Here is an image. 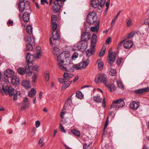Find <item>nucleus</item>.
I'll return each mask as SVG.
<instances>
[{
    "label": "nucleus",
    "mask_w": 149,
    "mask_h": 149,
    "mask_svg": "<svg viewBox=\"0 0 149 149\" xmlns=\"http://www.w3.org/2000/svg\"><path fill=\"white\" fill-rule=\"evenodd\" d=\"M58 61V65L59 68L63 71H67L66 67L64 65H68L70 62V54L65 52H63L60 53L57 57Z\"/></svg>",
    "instance_id": "1"
},
{
    "label": "nucleus",
    "mask_w": 149,
    "mask_h": 149,
    "mask_svg": "<svg viewBox=\"0 0 149 149\" xmlns=\"http://www.w3.org/2000/svg\"><path fill=\"white\" fill-rule=\"evenodd\" d=\"M15 89L11 86H8L6 83H4L2 86V89L0 90V92L2 95L5 94L6 95H9V96L11 97L14 95L13 100L14 101L18 99V96L20 95L19 92H14Z\"/></svg>",
    "instance_id": "2"
},
{
    "label": "nucleus",
    "mask_w": 149,
    "mask_h": 149,
    "mask_svg": "<svg viewBox=\"0 0 149 149\" xmlns=\"http://www.w3.org/2000/svg\"><path fill=\"white\" fill-rule=\"evenodd\" d=\"M19 10L20 12L23 13L25 9L30 11V3L26 0H19L18 3Z\"/></svg>",
    "instance_id": "3"
},
{
    "label": "nucleus",
    "mask_w": 149,
    "mask_h": 149,
    "mask_svg": "<svg viewBox=\"0 0 149 149\" xmlns=\"http://www.w3.org/2000/svg\"><path fill=\"white\" fill-rule=\"evenodd\" d=\"M66 0H55L54 2V5L52 7V10L54 12L57 13L59 12L61 7L63 6L64 2Z\"/></svg>",
    "instance_id": "4"
},
{
    "label": "nucleus",
    "mask_w": 149,
    "mask_h": 149,
    "mask_svg": "<svg viewBox=\"0 0 149 149\" xmlns=\"http://www.w3.org/2000/svg\"><path fill=\"white\" fill-rule=\"evenodd\" d=\"M107 76L104 74H99L96 76L95 79V82L96 84L103 83L104 85L108 83Z\"/></svg>",
    "instance_id": "5"
},
{
    "label": "nucleus",
    "mask_w": 149,
    "mask_h": 149,
    "mask_svg": "<svg viewBox=\"0 0 149 149\" xmlns=\"http://www.w3.org/2000/svg\"><path fill=\"white\" fill-rule=\"evenodd\" d=\"M97 17L95 12L92 11L90 12L88 15L86 21L90 24H92L96 21Z\"/></svg>",
    "instance_id": "6"
},
{
    "label": "nucleus",
    "mask_w": 149,
    "mask_h": 149,
    "mask_svg": "<svg viewBox=\"0 0 149 149\" xmlns=\"http://www.w3.org/2000/svg\"><path fill=\"white\" fill-rule=\"evenodd\" d=\"M116 54L115 52H112L111 48H110L107 57L108 58L109 63L111 65L115 61Z\"/></svg>",
    "instance_id": "7"
},
{
    "label": "nucleus",
    "mask_w": 149,
    "mask_h": 149,
    "mask_svg": "<svg viewBox=\"0 0 149 149\" xmlns=\"http://www.w3.org/2000/svg\"><path fill=\"white\" fill-rule=\"evenodd\" d=\"M125 105V103L123 99L120 98L113 101L111 109L112 107L119 108L123 107Z\"/></svg>",
    "instance_id": "8"
},
{
    "label": "nucleus",
    "mask_w": 149,
    "mask_h": 149,
    "mask_svg": "<svg viewBox=\"0 0 149 149\" xmlns=\"http://www.w3.org/2000/svg\"><path fill=\"white\" fill-rule=\"evenodd\" d=\"M36 54H34L33 55L32 54H31L30 53H28L27 54V55L26 57V60L27 63V65H28V68H30L32 65V62L33 61L35 58H36L35 57Z\"/></svg>",
    "instance_id": "9"
},
{
    "label": "nucleus",
    "mask_w": 149,
    "mask_h": 149,
    "mask_svg": "<svg viewBox=\"0 0 149 149\" xmlns=\"http://www.w3.org/2000/svg\"><path fill=\"white\" fill-rule=\"evenodd\" d=\"M88 42L86 41L81 40L77 43V47L81 52L84 51L87 48Z\"/></svg>",
    "instance_id": "10"
},
{
    "label": "nucleus",
    "mask_w": 149,
    "mask_h": 149,
    "mask_svg": "<svg viewBox=\"0 0 149 149\" xmlns=\"http://www.w3.org/2000/svg\"><path fill=\"white\" fill-rule=\"evenodd\" d=\"M25 10L26 11L27 10V11L25 12L22 15V18L23 21L25 23H26L29 22V20L30 15L31 13V10L30 8V11L26 9H25L24 10Z\"/></svg>",
    "instance_id": "11"
},
{
    "label": "nucleus",
    "mask_w": 149,
    "mask_h": 149,
    "mask_svg": "<svg viewBox=\"0 0 149 149\" xmlns=\"http://www.w3.org/2000/svg\"><path fill=\"white\" fill-rule=\"evenodd\" d=\"M91 38V34L89 32H84L81 34V40L86 41L88 42V41Z\"/></svg>",
    "instance_id": "12"
},
{
    "label": "nucleus",
    "mask_w": 149,
    "mask_h": 149,
    "mask_svg": "<svg viewBox=\"0 0 149 149\" xmlns=\"http://www.w3.org/2000/svg\"><path fill=\"white\" fill-rule=\"evenodd\" d=\"M149 91V87L147 88L139 89L134 91V93L137 95H140L143 93H145Z\"/></svg>",
    "instance_id": "13"
},
{
    "label": "nucleus",
    "mask_w": 149,
    "mask_h": 149,
    "mask_svg": "<svg viewBox=\"0 0 149 149\" xmlns=\"http://www.w3.org/2000/svg\"><path fill=\"white\" fill-rule=\"evenodd\" d=\"M29 100L27 97H25L23 101V102L22 104L21 109L22 110H24L26 108L28 107L29 105L28 102Z\"/></svg>",
    "instance_id": "14"
},
{
    "label": "nucleus",
    "mask_w": 149,
    "mask_h": 149,
    "mask_svg": "<svg viewBox=\"0 0 149 149\" xmlns=\"http://www.w3.org/2000/svg\"><path fill=\"white\" fill-rule=\"evenodd\" d=\"M4 75L8 78H11L14 75V72L12 70L7 69L4 72Z\"/></svg>",
    "instance_id": "15"
},
{
    "label": "nucleus",
    "mask_w": 149,
    "mask_h": 149,
    "mask_svg": "<svg viewBox=\"0 0 149 149\" xmlns=\"http://www.w3.org/2000/svg\"><path fill=\"white\" fill-rule=\"evenodd\" d=\"M133 43L131 41H126L124 42L123 46L126 49H130L132 47Z\"/></svg>",
    "instance_id": "16"
},
{
    "label": "nucleus",
    "mask_w": 149,
    "mask_h": 149,
    "mask_svg": "<svg viewBox=\"0 0 149 149\" xmlns=\"http://www.w3.org/2000/svg\"><path fill=\"white\" fill-rule=\"evenodd\" d=\"M97 36L96 34L93 33L91 37V47L92 48H94L97 41Z\"/></svg>",
    "instance_id": "17"
},
{
    "label": "nucleus",
    "mask_w": 149,
    "mask_h": 149,
    "mask_svg": "<svg viewBox=\"0 0 149 149\" xmlns=\"http://www.w3.org/2000/svg\"><path fill=\"white\" fill-rule=\"evenodd\" d=\"M130 106L132 109L136 110L139 106V103L136 102H135L133 101L130 103Z\"/></svg>",
    "instance_id": "18"
},
{
    "label": "nucleus",
    "mask_w": 149,
    "mask_h": 149,
    "mask_svg": "<svg viewBox=\"0 0 149 149\" xmlns=\"http://www.w3.org/2000/svg\"><path fill=\"white\" fill-rule=\"evenodd\" d=\"M24 39L26 41L29 42V43H31V45L35 44V40L33 37L31 38V36H26L24 38Z\"/></svg>",
    "instance_id": "19"
},
{
    "label": "nucleus",
    "mask_w": 149,
    "mask_h": 149,
    "mask_svg": "<svg viewBox=\"0 0 149 149\" xmlns=\"http://www.w3.org/2000/svg\"><path fill=\"white\" fill-rule=\"evenodd\" d=\"M11 82L13 85H19V78L17 76H13V78L11 79Z\"/></svg>",
    "instance_id": "20"
},
{
    "label": "nucleus",
    "mask_w": 149,
    "mask_h": 149,
    "mask_svg": "<svg viewBox=\"0 0 149 149\" xmlns=\"http://www.w3.org/2000/svg\"><path fill=\"white\" fill-rule=\"evenodd\" d=\"M91 6L94 8H96L100 5L98 0H91Z\"/></svg>",
    "instance_id": "21"
},
{
    "label": "nucleus",
    "mask_w": 149,
    "mask_h": 149,
    "mask_svg": "<svg viewBox=\"0 0 149 149\" xmlns=\"http://www.w3.org/2000/svg\"><path fill=\"white\" fill-rule=\"evenodd\" d=\"M99 21H97L96 22V25L95 26L92 27L91 29V30L93 32L95 31L96 32H97L99 29Z\"/></svg>",
    "instance_id": "22"
},
{
    "label": "nucleus",
    "mask_w": 149,
    "mask_h": 149,
    "mask_svg": "<svg viewBox=\"0 0 149 149\" xmlns=\"http://www.w3.org/2000/svg\"><path fill=\"white\" fill-rule=\"evenodd\" d=\"M108 83H107L105 85L106 86L110 89V91L111 92H113L116 90V88L114 84H108Z\"/></svg>",
    "instance_id": "23"
},
{
    "label": "nucleus",
    "mask_w": 149,
    "mask_h": 149,
    "mask_svg": "<svg viewBox=\"0 0 149 149\" xmlns=\"http://www.w3.org/2000/svg\"><path fill=\"white\" fill-rule=\"evenodd\" d=\"M81 63H78L76 64H74L73 66L71 68V70L73 71H74V68H75L77 70H80L83 68L82 66Z\"/></svg>",
    "instance_id": "24"
},
{
    "label": "nucleus",
    "mask_w": 149,
    "mask_h": 149,
    "mask_svg": "<svg viewBox=\"0 0 149 149\" xmlns=\"http://www.w3.org/2000/svg\"><path fill=\"white\" fill-rule=\"evenodd\" d=\"M91 49H87L86 51V56L88 57H89L92 55L93 54L95 53V50L94 48H92L91 47Z\"/></svg>",
    "instance_id": "25"
},
{
    "label": "nucleus",
    "mask_w": 149,
    "mask_h": 149,
    "mask_svg": "<svg viewBox=\"0 0 149 149\" xmlns=\"http://www.w3.org/2000/svg\"><path fill=\"white\" fill-rule=\"evenodd\" d=\"M22 85L26 89H29L31 87L29 81L27 80L23 81L22 83Z\"/></svg>",
    "instance_id": "26"
},
{
    "label": "nucleus",
    "mask_w": 149,
    "mask_h": 149,
    "mask_svg": "<svg viewBox=\"0 0 149 149\" xmlns=\"http://www.w3.org/2000/svg\"><path fill=\"white\" fill-rule=\"evenodd\" d=\"M54 32H52V33L53 41H56L58 42V40L60 38V35L57 31L56 32L55 34L54 35Z\"/></svg>",
    "instance_id": "27"
},
{
    "label": "nucleus",
    "mask_w": 149,
    "mask_h": 149,
    "mask_svg": "<svg viewBox=\"0 0 149 149\" xmlns=\"http://www.w3.org/2000/svg\"><path fill=\"white\" fill-rule=\"evenodd\" d=\"M36 51L37 53V54L36 55L35 57L36 58H38L41 56V48L40 46H38L36 47Z\"/></svg>",
    "instance_id": "28"
},
{
    "label": "nucleus",
    "mask_w": 149,
    "mask_h": 149,
    "mask_svg": "<svg viewBox=\"0 0 149 149\" xmlns=\"http://www.w3.org/2000/svg\"><path fill=\"white\" fill-rule=\"evenodd\" d=\"M71 81H65L64 83V84L62 86V89H65L66 88L68 87L70 84H71Z\"/></svg>",
    "instance_id": "29"
},
{
    "label": "nucleus",
    "mask_w": 149,
    "mask_h": 149,
    "mask_svg": "<svg viewBox=\"0 0 149 149\" xmlns=\"http://www.w3.org/2000/svg\"><path fill=\"white\" fill-rule=\"evenodd\" d=\"M36 93V91L34 88H33L29 92L28 95L29 97H32L34 96Z\"/></svg>",
    "instance_id": "30"
},
{
    "label": "nucleus",
    "mask_w": 149,
    "mask_h": 149,
    "mask_svg": "<svg viewBox=\"0 0 149 149\" xmlns=\"http://www.w3.org/2000/svg\"><path fill=\"white\" fill-rule=\"evenodd\" d=\"M53 51L54 54H56L57 57L58 56V54H60L61 52L60 49L56 47H54Z\"/></svg>",
    "instance_id": "31"
},
{
    "label": "nucleus",
    "mask_w": 149,
    "mask_h": 149,
    "mask_svg": "<svg viewBox=\"0 0 149 149\" xmlns=\"http://www.w3.org/2000/svg\"><path fill=\"white\" fill-rule=\"evenodd\" d=\"M89 63V61L88 58L85 61H83L82 62H81V64L82 65V66L83 67V68H86L87 66L88 65Z\"/></svg>",
    "instance_id": "32"
},
{
    "label": "nucleus",
    "mask_w": 149,
    "mask_h": 149,
    "mask_svg": "<svg viewBox=\"0 0 149 149\" xmlns=\"http://www.w3.org/2000/svg\"><path fill=\"white\" fill-rule=\"evenodd\" d=\"M73 76L72 74H68L67 73H65L63 75V78L65 80H69Z\"/></svg>",
    "instance_id": "33"
},
{
    "label": "nucleus",
    "mask_w": 149,
    "mask_h": 149,
    "mask_svg": "<svg viewBox=\"0 0 149 149\" xmlns=\"http://www.w3.org/2000/svg\"><path fill=\"white\" fill-rule=\"evenodd\" d=\"M18 72L21 75H23L25 73L26 70L23 68H18L17 70Z\"/></svg>",
    "instance_id": "34"
},
{
    "label": "nucleus",
    "mask_w": 149,
    "mask_h": 149,
    "mask_svg": "<svg viewBox=\"0 0 149 149\" xmlns=\"http://www.w3.org/2000/svg\"><path fill=\"white\" fill-rule=\"evenodd\" d=\"M137 32L135 31H133L131 32L127 36L126 38L124 37V38H125V39H130L131 38H132L136 34Z\"/></svg>",
    "instance_id": "35"
},
{
    "label": "nucleus",
    "mask_w": 149,
    "mask_h": 149,
    "mask_svg": "<svg viewBox=\"0 0 149 149\" xmlns=\"http://www.w3.org/2000/svg\"><path fill=\"white\" fill-rule=\"evenodd\" d=\"M93 100L96 102L100 103L101 102L102 99L100 96L96 95L93 97Z\"/></svg>",
    "instance_id": "36"
},
{
    "label": "nucleus",
    "mask_w": 149,
    "mask_h": 149,
    "mask_svg": "<svg viewBox=\"0 0 149 149\" xmlns=\"http://www.w3.org/2000/svg\"><path fill=\"white\" fill-rule=\"evenodd\" d=\"M26 30L27 32L29 34H31L32 33L33 28L30 25L27 26L26 27Z\"/></svg>",
    "instance_id": "37"
},
{
    "label": "nucleus",
    "mask_w": 149,
    "mask_h": 149,
    "mask_svg": "<svg viewBox=\"0 0 149 149\" xmlns=\"http://www.w3.org/2000/svg\"><path fill=\"white\" fill-rule=\"evenodd\" d=\"M118 87L122 90L124 89V86L122 82L119 80H117L116 81Z\"/></svg>",
    "instance_id": "38"
},
{
    "label": "nucleus",
    "mask_w": 149,
    "mask_h": 149,
    "mask_svg": "<svg viewBox=\"0 0 149 149\" xmlns=\"http://www.w3.org/2000/svg\"><path fill=\"white\" fill-rule=\"evenodd\" d=\"M76 97L79 99H82L84 95L80 91H77L76 93Z\"/></svg>",
    "instance_id": "39"
},
{
    "label": "nucleus",
    "mask_w": 149,
    "mask_h": 149,
    "mask_svg": "<svg viewBox=\"0 0 149 149\" xmlns=\"http://www.w3.org/2000/svg\"><path fill=\"white\" fill-rule=\"evenodd\" d=\"M97 63L98 64V68L100 70H101L103 68V63L100 60H98Z\"/></svg>",
    "instance_id": "40"
},
{
    "label": "nucleus",
    "mask_w": 149,
    "mask_h": 149,
    "mask_svg": "<svg viewBox=\"0 0 149 149\" xmlns=\"http://www.w3.org/2000/svg\"><path fill=\"white\" fill-rule=\"evenodd\" d=\"M72 132L74 135L77 136H80V132L77 130H72Z\"/></svg>",
    "instance_id": "41"
},
{
    "label": "nucleus",
    "mask_w": 149,
    "mask_h": 149,
    "mask_svg": "<svg viewBox=\"0 0 149 149\" xmlns=\"http://www.w3.org/2000/svg\"><path fill=\"white\" fill-rule=\"evenodd\" d=\"M26 50L27 51H31L33 49L32 45L31 43L27 44L26 45Z\"/></svg>",
    "instance_id": "42"
},
{
    "label": "nucleus",
    "mask_w": 149,
    "mask_h": 149,
    "mask_svg": "<svg viewBox=\"0 0 149 149\" xmlns=\"http://www.w3.org/2000/svg\"><path fill=\"white\" fill-rule=\"evenodd\" d=\"M106 49V47H102L99 54V55L100 57L103 56L104 54L105 50Z\"/></svg>",
    "instance_id": "43"
},
{
    "label": "nucleus",
    "mask_w": 149,
    "mask_h": 149,
    "mask_svg": "<svg viewBox=\"0 0 149 149\" xmlns=\"http://www.w3.org/2000/svg\"><path fill=\"white\" fill-rule=\"evenodd\" d=\"M52 24V29L53 30V32H54L55 31L57 27V24L55 22L51 23Z\"/></svg>",
    "instance_id": "44"
},
{
    "label": "nucleus",
    "mask_w": 149,
    "mask_h": 149,
    "mask_svg": "<svg viewBox=\"0 0 149 149\" xmlns=\"http://www.w3.org/2000/svg\"><path fill=\"white\" fill-rule=\"evenodd\" d=\"M109 74L111 76H115L116 74V70L112 68H111L110 70Z\"/></svg>",
    "instance_id": "45"
},
{
    "label": "nucleus",
    "mask_w": 149,
    "mask_h": 149,
    "mask_svg": "<svg viewBox=\"0 0 149 149\" xmlns=\"http://www.w3.org/2000/svg\"><path fill=\"white\" fill-rule=\"evenodd\" d=\"M44 76L45 80L46 81H48L49 80V73L48 72H45L44 73Z\"/></svg>",
    "instance_id": "46"
},
{
    "label": "nucleus",
    "mask_w": 149,
    "mask_h": 149,
    "mask_svg": "<svg viewBox=\"0 0 149 149\" xmlns=\"http://www.w3.org/2000/svg\"><path fill=\"white\" fill-rule=\"evenodd\" d=\"M109 117H108L107 118L106 120L103 129L104 132L105 130L107 128V126L109 124Z\"/></svg>",
    "instance_id": "47"
},
{
    "label": "nucleus",
    "mask_w": 149,
    "mask_h": 149,
    "mask_svg": "<svg viewBox=\"0 0 149 149\" xmlns=\"http://www.w3.org/2000/svg\"><path fill=\"white\" fill-rule=\"evenodd\" d=\"M57 20V18L55 15H52L51 17V23L55 22Z\"/></svg>",
    "instance_id": "48"
},
{
    "label": "nucleus",
    "mask_w": 149,
    "mask_h": 149,
    "mask_svg": "<svg viewBox=\"0 0 149 149\" xmlns=\"http://www.w3.org/2000/svg\"><path fill=\"white\" fill-rule=\"evenodd\" d=\"M32 69L33 70H35L37 72L39 71V66L37 65H36L32 66Z\"/></svg>",
    "instance_id": "49"
},
{
    "label": "nucleus",
    "mask_w": 149,
    "mask_h": 149,
    "mask_svg": "<svg viewBox=\"0 0 149 149\" xmlns=\"http://www.w3.org/2000/svg\"><path fill=\"white\" fill-rule=\"evenodd\" d=\"M37 74L34 73L32 78V81L33 82H35L36 81V79Z\"/></svg>",
    "instance_id": "50"
},
{
    "label": "nucleus",
    "mask_w": 149,
    "mask_h": 149,
    "mask_svg": "<svg viewBox=\"0 0 149 149\" xmlns=\"http://www.w3.org/2000/svg\"><path fill=\"white\" fill-rule=\"evenodd\" d=\"M78 56V54L77 52H74L72 55V60H75L76 58H77Z\"/></svg>",
    "instance_id": "51"
},
{
    "label": "nucleus",
    "mask_w": 149,
    "mask_h": 149,
    "mask_svg": "<svg viewBox=\"0 0 149 149\" xmlns=\"http://www.w3.org/2000/svg\"><path fill=\"white\" fill-rule=\"evenodd\" d=\"M111 38L110 37H108L106 39L105 43L107 44H109L111 42Z\"/></svg>",
    "instance_id": "52"
},
{
    "label": "nucleus",
    "mask_w": 149,
    "mask_h": 149,
    "mask_svg": "<svg viewBox=\"0 0 149 149\" xmlns=\"http://www.w3.org/2000/svg\"><path fill=\"white\" fill-rule=\"evenodd\" d=\"M122 58H118L116 61V63L118 65H119L120 64L122 60Z\"/></svg>",
    "instance_id": "53"
},
{
    "label": "nucleus",
    "mask_w": 149,
    "mask_h": 149,
    "mask_svg": "<svg viewBox=\"0 0 149 149\" xmlns=\"http://www.w3.org/2000/svg\"><path fill=\"white\" fill-rule=\"evenodd\" d=\"M127 26H129L131 25L132 22L130 19H129L126 22Z\"/></svg>",
    "instance_id": "54"
},
{
    "label": "nucleus",
    "mask_w": 149,
    "mask_h": 149,
    "mask_svg": "<svg viewBox=\"0 0 149 149\" xmlns=\"http://www.w3.org/2000/svg\"><path fill=\"white\" fill-rule=\"evenodd\" d=\"M92 143L88 146L86 143H85L83 145V149H88L89 147L91 145Z\"/></svg>",
    "instance_id": "55"
},
{
    "label": "nucleus",
    "mask_w": 149,
    "mask_h": 149,
    "mask_svg": "<svg viewBox=\"0 0 149 149\" xmlns=\"http://www.w3.org/2000/svg\"><path fill=\"white\" fill-rule=\"evenodd\" d=\"M7 24L9 26H12L13 24V22L12 21H11L10 19H9L7 23Z\"/></svg>",
    "instance_id": "56"
},
{
    "label": "nucleus",
    "mask_w": 149,
    "mask_h": 149,
    "mask_svg": "<svg viewBox=\"0 0 149 149\" xmlns=\"http://www.w3.org/2000/svg\"><path fill=\"white\" fill-rule=\"evenodd\" d=\"M60 128V129L62 132H65V130L64 127L61 124H59Z\"/></svg>",
    "instance_id": "57"
},
{
    "label": "nucleus",
    "mask_w": 149,
    "mask_h": 149,
    "mask_svg": "<svg viewBox=\"0 0 149 149\" xmlns=\"http://www.w3.org/2000/svg\"><path fill=\"white\" fill-rule=\"evenodd\" d=\"M105 1V0H101L100 2L99 3L100 7H102L104 5Z\"/></svg>",
    "instance_id": "58"
},
{
    "label": "nucleus",
    "mask_w": 149,
    "mask_h": 149,
    "mask_svg": "<svg viewBox=\"0 0 149 149\" xmlns=\"http://www.w3.org/2000/svg\"><path fill=\"white\" fill-rule=\"evenodd\" d=\"M144 24L145 25H149V18L145 19L144 20Z\"/></svg>",
    "instance_id": "59"
},
{
    "label": "nucleus",
    "mask_w": 149,
    "mask_h": 149,
    "mask_svg": "<svg viewBox=\"0 0 149 149\" xmlns=\"http://www.w3.org/2000/svg\"><path fill=\"white\" fill-rule=\"evenodd\" d=\"M125 40H124L123 41H121L119 44L117 46V48L118 49H119L122 45L123 43V42L125 41Z\"/></svg>",
    "instance_id": "60"
},
{
    "label": "nucleus",
    "mask_w": 149,
    "mask_h": 149,
    "mask_svg": "<svg viewBox=\"0 0 149 149\" xmlns=\"http://www.w3.org/2000/svg\"><path fill=\"white\" fill-rule=\"evenodd\" d=\"M36 127H38L40 125V123L39 121L37 120L36 121Z\"/></svg>",
    "instance_id": "61"
},
{
    "label": "nucleus",
    "mask_w": 149,
    "mask_h": 149,
    "mask_svg": "<svg viewBox=\"0 0 149 149\" xmlns=\"http://www.w3.org/2000/svg\"><path fill=\"white\" fill-rule=\"evenodd\" d=\"M53 44H54L55 45H56V46H58L59 44V41L58 40V42L56 41H53Z\"/></svg>",
    "instance_id": "62"
},
{
    "label": "nucleus",
    "mask_w": 149,
    "mask_h": 149,
    "mask_svg": "<svg viewBox=\"0 0 149 149\" xmlns=\"http://www.w3.org/2000/svg\"><path fill=\"white\" fill-rule=\"evenodd\" d=\"M105 98H103V102L102 103V106L103 107V108H104L105 107Z\"/></svg>",
    "instance_id": "63"
},
{
    "label": "nucleus",
    "mask_w": 149,
    "mask_h": 149,
    "mask_svg": "<svg viewBox=\"0 0 149 149\" xmlns=\"http://www.w3.org/2000/svg\"><path fill=\"white\" fill-rule=\"evenodd\" d=\"M36 129L34 127L33 128V129L32 130V133L33 134L32 135V136H34V135H35V133H36Z\"/></svg>",
    "instance_id": "64"
}]
</instances>
